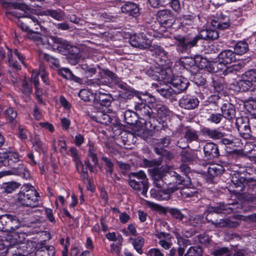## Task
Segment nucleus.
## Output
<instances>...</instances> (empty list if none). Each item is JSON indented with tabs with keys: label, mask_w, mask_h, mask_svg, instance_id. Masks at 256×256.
<instances>
[{
	"label": "nucleus",
	"mask_w": 256,
	"mask_h": 256,
	"mask_svg": "<svg viewBox=\"0 0 256 256\" xmlns=\"http://www.w3.org/2000/svg\"><path fill=\"white\" fill-rule=\"evenodd\" d=\"M150 175L153 184L157 188L162 189L164 185L167 186V188L163 191L164 194L174 192L179 189L178 185L190 186L192 184L190 177H183L174 171H166L162 168L152 170Z\"/></svg>",
	"instance_id": "1"
},
{
	"label": "nucleus",
	"mask_w": 256,
	"mask_h": 256,
	"mask_svg": "<svg viewBox=\"0 0 256 256\" xmlns=\"http://www.w3.org/2000/svg\"><path fill=\"white\" fill-rule=\"evenodd\" d=\"M49 38L53 43L58 44L57 49L62 54L68 56L70 63L75 65L78 62L80 50L78 47L72 46L68 41L56 36H50Z\"/></svg>",
	"instance_id": "2"
},
{
	"label": "nucleus",
	"mask_w": 256,
	"mask_h": 256,
	"mask_svg": "<svg viewBox=\"0 0 256 256\" xmlns=\"http://www.w3.org/2000/svg\"><path fill=\"white\" fill-rule=\"evenodd\" d=\"M134 110L138 116L144 120L146 128L150 130H154L156 127L158 120L155 118L154 114L152 108L142 101L140 98L134 105Z\"/></svg>",
	"instance_id": "3"
},
{
	"label": "nucleus",
	"mask_w": 256,
	"mask_h": 256,
	"mask_svg": "<svg viewBox=\"0 0 256 256\" xmlns=\"http://www.w3.org/2000/svg\"><path fill=\"white\" fill-rule=\"evenodd\" d=\"M176 40V45L182 52H186L192 48L196 46L200 40H208V30H202L200 34L195 36L189 35L185 36H177L174 37Z\"/></svg>",
	"instance_id": "4"
},
{
	"label": "nucleus",
	"mask_w": 256,
	"mask_h": 256,
	"mask_svg": "<svg viewBox=\"0 0 256 256\" xmlns=\"http://www.w3.org/2000/svg\"><path fill=\"white\" fill-rule=\"evenodd\" d=\"M39 198L38 193L33 188L25 187L19 192L16 200L22 205L34 208L39 206Z\"/></svg>",
	"instance_id": "5"
},
{
	"label": "nucleus",
	"mask_w": 256,
	"mask_h": 256,
	"mask_svg": "<svg viewBox=\"0 0 256 256\" xmlns=\"http://www.w3.org/2000/svg\"><path fill=\"white\" fill-rule=\"evenodd\" d=\"M21 225L18 218L10 214L0 216V231L12 232L18 229Z\"/></svg>",
	"instance_id": "6"
},
{
	"label": "nucleus",
	"mask_w": 256,
	"mask_h": 256,
	"mask_svg": "<svg viewBox=\"0 0 256 256\" xmlns=\"http://www.w3.org/2000/svg\"><path fill=\"white\" fill-rule=\"evenodd\" d=\"M206 62V59L200 56H196L194 58H184L181 61L184 67L190 73H195L199 70L203 68Z\"/></svg>",
	"instance_id": "7"
},
{
	"label": "nucleus",
	"mask_w": 256,
	"mask_h": 256,
	"mask_svg": "<svg viewBox=\"0 0 256 256\" xmlns=\"http://www.w3.org/2000/svg\"><path fill=\"white\" fill-rule=\"evenodd\" d=\"M157 20L161 26L165 28L172 27L175 22V18L172 12L169 10H159L156 14Z\"/></svg>",
	"instance_id": "8"
},
{
	"label": "nucleus",
	"mask_w": 256,
	"mask_h": 256,
	"mask_svg": "<svg viewBox=\"0 0 256 256\" xmlns=\"http://www.w3.org/2000/svg\"><path fill=\"white\" fill-rule=\"evenodd\" d=\"M206 220L208 222H210L214 225L216 228H236L240 224L238 222L232 220L229 218H223L220 220L218 219L212 220V214H208Z\"/></svg>",
	"instance_id": "9"
},
{
	"label": "nucleus",
	"mask_w": 256,
	"mask_h": 256,
	"mask_svg": "<svg viewBox=\"0 0 256 256\" xmlns=\"http://www.w3.org/2000/svg\"><path fill=\"white\" fill-rule=\"evenodd\" d=\"M232 182L234 185L237 191H242L246 185H248L256 182V178L254 177L250 178L242 176L238 173L234 174L232 178Z\"/></svg>",
	"instance_id": "10"
},
{
	"label": "nucleus",
	"mask_w": 256,
	"mask_h": 256,
	"mask_svg": "<svg viewBox=\"0 0 256 256\" xmlns=\"http://www.w3.org/2000/svg\"><path fill=\"white\" fill-rule=\"evenodd\" d=\"M113 100V98L110 94L98 91L94 94V103L96 106L98 107L100 106L108 107Z\"/></svg>",
	"instance_id": "11"
},
{
	"label": "nucleus",
	"mask_w": 256,
	"mask_h": 256,
	"mask_svg": "<svg viewBox=\"0 0 256 256\" xmlns=\"http://www.w3.org/2000/svg\"><path fill=\"white\" fill-rule=\"evenodd\" d=\"M236 127L239 133L244 138H247L250 136V129L249 120L247 117H240L236 120Z\"/></svg>",
	"instance_id": "12"
},
{
	"label": "nucleus",
	"mask_w": 256,
	"mask_h": 256,
	"mask_svg": "<svg viewBox=\"0 0 256 256\" xmlns=\"http://www.w3.org/2000/svg\"><path fill=\"white\" fill-rule=\"evenodd\" d=\"M129 42L132 46L140 49H150L152 46L151 40L142 35L132 36Z\"/></svg>",
	"instance_id": "13"
},
{
	"label": "nucleus",
	"mask_w": 256,
	"mask_h": 256,
	"mask_svg": "<svg viewBox=\"0 0 256 256\" xmlns=\"http://www.w3.org/2000/svg\"><path fill=\"white\" fill-rule=\"evenodd\" d=\"M204 158L208 160H212L220 156L217 144L214 142H207L203 148Z\"/></svg>",
	"instance_id": "14"
},
{
	"label": "nucleus",
	"mask_w": 256,
	"mask_h": 256,
	"mask_svg": "<svg viewBox=\"0 0 256 256\" xmlns=\"http://www.w3.org/2000/svg\"><path fill=\"white\" fill-rule=\"evenodd\" d=\"M170 84L176 92L179 94L187 89L189 85V82L184 78L177 76L171 80Z\"/></svg>",
	"instance_id": "15"
},
{
	"label": "nucleus",
	"mask_w": 256,
	"mask_h": 256,
	"mask_svg": "<svg viewBox=\"0 0 256 256\" xmlns=\"http://www.w3.org/2000/svg\"><path fill=\"white\" fill-rule=\"evenodd\" d=\"M238 202H234L232 204H224L223 202H219L216 204L214 206H209L207 208V210L208 212V214H212V218H215L216 216L214 214H220L222 212L223 210H227L228 209H230L231 210H233L234 208L230 207L229 206L230 205H234L235 204H237Z\"/></svg>",
	"instance_id": "16"
},
{
	"label": "nucleus",
	"mask_w": 256,
	"mask_h": 256,
	"mask_svg": "<svg viewBox=\"0 0 256 256\" xmlns=\"http://www.w3.org/2000/svg\"><path fill=\"white\" fill-rule=\"evenodd\" d=\"M199 104V100L196 98H191L184 96L179 100L180 107L188 110H192L196 108Z\"/></svg>",
	"instance_id": "17"
},
{
	"label": "nucleus",
	"mask_w": 256,
	"mask_h": 256,
	"mask_svg": "<svg viewBox=\"0 0 256 256\" xmlns=\"http://www.w3.org/2000/svg\"><path fill=\"white\" fill-rule=\"evenodd\" d=\"M219 62L224 64H230L236 60L234 52L230 50H226L221 52L218 55Z\"/></svg>",
	"instance_id": "18"
},
{
	"label": "nucleus",
	"mask_w": 256,
	"mask_h": 256,
	"mask_svg": "<svg viewBox=\"0 0 256 256\" xmlns=\"http://www.w3.org/2000/svg\"><path fill=\"white\" fill-rule=\"evenodd\" d=\"M100 82L106 85L112 83L118 78L116 74L108 69H102L100 72Z\"/></svg>",
	"instance_id": "19"
},
{
	"label": "nucleus",
	"mask_w": 256,
	"mask_h": 256,
	"mask_svg": "<svg viewBox=\"0 0 256 256\" xmlns=\"http://www.w3.org/2000/svg\"><path fill=\"white\" fill-rule=\"evenodd\" d=\"M90 116L94 120L103 124L108 125L112 122L110 116L102 111L93 112Z\"/></svg>",
	"instance_id": "20"
},
{
	"label": "nucleus",
	"mask_w": 256,
	"mask_h": 256,
	"mask_svg": "<svg viewBox=\"0 0 256 256\" xmlns=\"http://www.w3.org/2000/svg\"><path fill=\"white\" fill-rule=\"evenodd\" d=\"M130 175L136 178L138 180H142V184H143V189L142 191V194L144 196L146 197L149 184L146 174L140 170L138 172H132Z\"/></svg>",
	"instance_id": "21"
},
{
	"label": "nucleus",
	"mask_w": 256,
	"mask_h": 256,
	"mask_svg": "<svg viewBox=\"0 0 256 256\" xmlns=\"http://www.w3.org/2000/svg\"><path fill=\"white\" fill-rule=\"evenodd\" d=\"M157 91L164 97L170 99L171 101L176 100V96L178 94L174 88L170 86H166L164 88H158Z\"/></svg>",
	"instance_id": "22"
},
{
	"label": "nucleus",
	"mask_w": 256,
	"mask_h": 256,
	"mask_svg": "<svg viewBox=\"0 0 256 256\" xmlns=\"http://www.w3.org/2000/svg\"><path fill=\"white\" fill-rule=\"evenodd\" d=\"M122 13L126 14L134 17L136 16L139 12V8L138 6L133 2H127L121 8Z\"/></svg>",
	"instance_id": "23"
},
{
	"label": "nucleus",
	"mask_w": 256,
	"mask_h": 256,
	"mask_svg": "<svg viewBox=\"0 0 256 256\" xmlns=\"http://www.w3.org/2000/svg\"><path fill=\"white\" fill-rule=\"evenodd\" d=\"M184 138L186 140L187 143H191L194 141H198L199 136L196 130L186 127L184 132Z\"/></svg>",
	"instance_id": "24"
},
{
	"label": "nucleus",
	"mask_w": 256,
	"mask_h": 256,
	"mask_svg": "<svg viewBox=\"0 0 256 256\" xmlns=\"http://www.w3.org/2000/svg\"><path fill=\"white\" fill-rule=\"evenodd\" d=\"M134 138V136L127 131H122L120 134V137L118 138L119 142L126 148L130 146L132 140Z\"/></svg>",
	"instance_id": "25"
},
{
	"label": "nucleus",
	"mask_w": 256,
	"mask_h": 256,
	"mask_svg": "<svg viewBox=\"0 0 256 256\" xmlns=\"http://www.w3.org/2000/svg\"><path fill=\"white\" fill-rule=\"evenodd\" d=\"M120 97L124 100H128L134 99L135 103L138 102L140 98V94L136 92H134L131 90H126L125 91L121 92Z\"/></svg>",
	"instance_id": "26"
},
{
	"label": "nucleus",
	"mask_w": 256,
	"mask_h": 256,
	"mask_svg": "<svg viewBox=\"0 0 256 256\" xmlns=\"http://www.w3.org/2000/svg\"><path fill=\"white\" fill-rule=\"evenodd\" d=\"M58 74L64 78L74 80L79 84H81L82 82V80L80 78L75 76L68 68H62L60 69L58 72Z\"/></svg>",
	"instance_id": "27"
},
{
	"label": "nucleus",
	"mask_w": 256,
	"mask_h": 256,
	"mask_svg": "<svg viewBox=\"0 0 256 256\" xmlns=\"http://www.w3.org/2000/svg\"><path fill=\"white\" fill-rule=\"evenodd\" d=\"M202 132L204 134L214 140L220 139L224 136V133L216 129H210L208 128H204L202 129Z\"/></svg>",
	"instance_id": "28"
},
{
	"label": "nucleus",
	"mask_w": 256,
	"mask_h": 256,
	"mask_svg": "<svg viewBox=\"0 0 256 256\" xmlns=\"http://www.w3.org/2000/svg\"><path fill=\"white\" fill-rule=\"evenodd\" d=\"M204 216L202 215H193L190 216L188 219L184 222L187 226L196 227L202 224Z\"/></svg>",
	"instance_id": "29"
},
{
	"label": "nucleus",
	"mask_w": 256,
	"mask_h": 256,
	"mask_svg": "<svg viewBox=\"0 0 256 256\" xmlns=\"http://www.w3.org/2000/svg\"><path fill=\"white\" fill-rule=\"evenodd\" d=\"M222 117L230 120L235 117V110L230 105L224 104L221 107Z\"/></svg>",
	"instance_id": "30"
},
{
	"label": "nucleus",
	"mask_w": 256,
	"mask_h": 256,
	"mask_svg": "<svg viewBox=\"0 0 256 256\" xmlns=\"http://www.w3.org/2000/svg\"><path fill=\"white\" fill-rule=\"evenodd\" d=\"M224 171V166L220 164H211L208 169V172L212 177L218 176Z\"/></svg>",
	"instance_id": "31"
},
{
	"label": "nucleus",
	"mask_w": 256,
	"mask_h": 256,
	"mask_svg": "<svg viewBox=\"0 0 256 256\" xmlns=\"http://www.w3.org/2000/svg\"><path fill=\"white\" fill-rule=\"evenodd\" d=\"M124 120L129 125H134L138 121V114L132 110H126L124 113Z\"/></svg>",
	"instance_id": "32"
},
{
	"label": "nucleus",
	"mask_w": 256,
	"mask_h": 256,
	"mask_svg": "<svg viewBox=\"0 0 256 256\" xmlns=\"http://www.w3.org/2000/svg\"><path fill=\"white\" fill-rule=\"evenodd\" d=\"M27 23L30 27V32L40 34L41 26L36 18L34 16L29 18V20L27 22Z\"/></svg>",
	"instance_id": "33"
},
{
	"label": "nucleus",
	"mask_w": 256,
	"mask_h": 256,
	"mask_svg": "<svg viewBox=\"0 0 256 256\" xmlns=\"http://www.w3.org/2000/svg\"><path fill=\"white\" fill-rule=\"evenodd\" d=\"M248 50V44L246 41L238 42L234 47V52L236 54L242 55Z\"/></svg>",
	"instance_id": "34"
},
{
	"label": "nucleus",
	"mask_w": 256,
	"mask_h": 256,
	"mask_svg": "<svg viewBox=\"0 0 256 256\" xmlns=\"http://www.w3.org/2000/svg\"><path fill=\"white\" fill-rule=\"evenodd\" d=\"M190 78L198 86H203L206 82V78L200 72V70L195 73H190Z\"/></svg>",
	"instance_id": "35"
},
{
	"label": "nucleus",
	"mask_w": 256,
	"mask_h": 256,
	"mask_svg": "<svg viewBox=\"0 0 256 256\" xmlns=\"http://www.w3.org/2000/svg\"><path fill=\"white\" fill-rule=\"evenodd\" d=\"M43 13L44 15L50 16L58 20H62L64 16V12L60 9L58 10L48 9L44 11Z\"/></svg>",
	"instance_id": "36"
},
{
	"label": "nucleus",
	"mask_w": 256,
	"mask_h": 256,
	"mask_svg": "<svg viewBox=\"0 0 256 256\" xmlns=\"http://www.w3.org/2000/svg\"><path fill=\"white\" fill-rule=\"evenodd\" d=\"M2 158L5 159L4 162L8 160V165L12 166L13 163L18 161V156L16 152H8L3 154Z\"/></svg>",
	"instance_id": "37"
},
{
	"label": "nucleus",
	"mask_w": 256,
	"mask_h": 256,
	"mask_svg": "<svg viewBox=\"0 0 256 256\" xmlns=\"http://www.w3.org/2000/svg\"><path fill=\"white\" fill-rule=\"evenodd\" d=\"M203 254V250L201 246H190L184 256H202Z\"/></svg>",
	"instance_id": "38"
},
{
	"label": "nucleus",
	"mask_w": 256,
	"mask_h": 256,
	"mask_svg": "<svg viewBox=\"0 0 256 256\" xmlns=\"http://www.w3.org/2000/svg\"><path fill=\"white\" fill-rule=\"evenodd\" d=\"M20 186V184L14 182H8L4 184L2 189L6 193H11L15 190L18 188Z\"/></svg>",
	"instance_id": "39"
},
{
	"label": "nucleus",
	"mask_w": 256,
	"mask_h": 256,
	"mask_svg": "<svg viewBox=\"0 0 256 256\" xmlns=\"http://www.w3.org/2000/svg\"><path fill=\"white\" fill-rule=\"evenodd\" d=\"M196 16L190 14H186L180 18V24L182 26H192L194 23V20Z\"/></svg>",
	"instance_id": "40"
},
{
	"label": "nucleus",
	"mask_w": 256,
	"mask_h": 256,
	"mask_svg": "<svg viewBox=\"0 0 256 256\" xmlns=\"http://www.w3.org/2000/svg\"><path fill=\"white\" fill-rule=\"evenodd\" d=\"M78 96L85 102H90L92 100H94V94L86 90L83 89L80 90Z\"/></svg>",
	"instance_id": "41"
},
{
	"label": "nucleus",
	"mask_w": 256,
	"mask_h": 256,
	"mask_svg": "<svg viewBox=\"0 0 256 256\" xmlns=\"http://www.w3.org/2000/svg\"><path fill=\"white\" fill-rule=\"evenodd\" d=\"M242 66L241 64H234L230 66H228L223 72L224 76L228 75L231 74H236L238 72H240L242 68Z\"/></svg>",
	"instance_id": "42"
},
{
	"label": "nucleus",
	"mask_w": 256,
	"mask_h": 256,
	"mask_svg": "<svg viewBox=\"0 0 256 256\" xmlns=\"http://www.w3.org/2000/svg\"><path fill=\"white\" fill-rule=\"evenodd\" d=\"M154 151L162 158H166L168 160H170L174 158V156L172 153L163 148H158L156 146L154 148Z\"/></svg>",
	"instance_id": "43"
},
{
	"label": "nucleus",
	"mask_w": 256,
	"mask_h": 256,
	"mask_svg": "<svg viewBox=\"0 0 256 256\" xmlns=\"http://www.w3.org/2000/svg\"><path fill=\"white\" fill-rule=\"evenodd\" d=\"M212 26L219 30H224L228 28L230 26L228 21L226 22H222L221 21L218 22L216 20H213L211 22Z\"/></svg>",
	"instance_id": "44"
},
{
	"label": "nucleus",
	"mask_w": 256,
	"mask_h": 256,
	"mask_svg": "<svg viewBox=\"0 0 256 256\" xmlns=\"http://www.w3.org/2000/svg\"><path fill=\"white\" fill-rule=\"evenodd\" d=\"M130 240H133V246L138 252L140 254H142V248L144 244V239L142 237H138L135 239L130 238Z\"/></svg>",
	"instance_id": "45"
},
{
	"label": "nucleus",
	"mask_w": 256,
	"mask_h": 256,
	"mask_svg": "<svg viewBox=\"0 0 256 256\" xmlns=\"http://www.w3.org/2000/svg\"><path fill=\"white\" fill-rule=\"evenodd\" d=\"M244 78V76L242 74V79L238 82L240 88L242 91L247 90L253 85L252 82Z\"/></svg>",
	"instance_id": "46"
},
{
	"label": "nucleus",
	"mask_w": 256,
	"mask_h": 256,
	"mask_svg": "<svg viewBox=\"0 0 256 256\" xmlns=\"http://www.w3.org/2000/svg\"><path fill=\"white\" fill-rule=\"evenodd\" d=\"M130 186L136 191L139 192L143 189V184L142 180H136L134 179L130 180L128 182Z\"/></svg>",
	"instance_id": "47"
},
{
	"label": "nucleus",
	"mask_w": 256,
	"mask_h": 256,
	"mask_svg": "<svg viewBox=\"0 0 256 256\" xmlns=\"http://www.w3.org/2000/svg\"><path fill=\"white\" fill-rule=\"evenodd\" d=\"M181 160L183 162H191L195 160L193 152L188 151H184L181 152Z\"/></svg>",
	"instance_id": "48"
},
{
	"label": "nucleus",
	"mask_w": 256,
	"mask_h": 256,
	"mask_svg": "<svg viewBox=\"0 0 256 256\" xmlns=\"http://www.w3.org/2000/svg\"><path fill=\"white\" fill-rule=\"evenodd\" d=\"M182 196L184 198H190L194 196L197 194L196 191H192V189L188 186L183 188L180 192Z\"/></svg>",
	"instance_id": "49"
},
{
	"label": "nucleus",
	"mask_w": 256,
	"mask_h": 256,
	"mask_svg": "<svg viewBox=\"0 0 256 256\" xmlns=\"http://www.w3.org/2000/svg\"><path fill=\"white\" fill-rule=\"evenodd\" d=\"M244 78L248 80L252 84L256 82V69H251L242 74Z\"/></svg>",
	"instance_id": "50"
},
{
	"label": "nucleus",
	"mask_w": 256,
	"mask_h": 256,
	"mask_svg": "<svg viewBox=\"0 0 256 256\" xmlns=\"http://www.w3.org/2000/svg\"><path fill=\"white\" fill-rule=\"evenodd\" d=\"M8 61L10 65L16 69H20V66L18 64V62L16 60V57L14 56L12 52L10 50H8Z\"/></svg>",
	"instance_id": "51"
},
{
	"label": "nucleus",
	"mask_w": 256,
	"mask_h": 256,
	"mask_svg": "<svg viewBox=\"0 0 256 256\" xmlns=\"http://www.w3.org/2000/svg\"><path fill=\"white\" fill-rule=\"evenodd\" d=\"M43 58L46 61L52 64L56 68H58L60 66L59 60L58 58L46 54H44Z\"/></svg>",
	"instance_id": "52"
},
{
	"label": "nucleus",
	"mask_w": 256,
	"mask_h": 256,
	"mask_svg": "<svg viewBox=\"0 0 256 256\" xmlns=\"http://www.w3.org/2000/svg\"><path fill=\"white\" fill-rule=\"evenodd\" d=\"M156 110L157 112L158 116L161 118L166 117L169 112L168 110L165 106L162 105L156 106Z\"/></svg>",
	"instance_id": "53"
},
{
	"label": "nucleus",
	"mask_w": 256,
	"mask_h": 256,
	"mask_svg": "<svg viewBox=\"0 0 256 256\" xmlns=\"http://www.w3.org/2000/svg\"><path fill=\"white\" fill-rule=\"evenodd\" d=\"M149 50L150 52H154L156 56H166V52L160 46L157 45H152Z\"/></svg>",
	"instance_id": "54"
},
{
	"label": "nucleus",
	"mask_w": 256,
	"mask_h": 256,
	"mask_svg": "<svg viewBox=\"0 0 256 256\" xmlns=\"http://www.w3.org/2000/svg\"><path fill=\"white\" fill-rule=\"evenodd\" d=\"M102 160L104 161V164L106 166V172L108 174L112 175L114 171V165L111 160L106 157L103 156L102 158Z\"/></svg>",
	"instance_id": "55"
},
{
	"label": "nucleus",
	"mask_w": 256,
	"mask_h": 256,
	"mask_svg": "<svg viewBox=\"0 0 256 256\" xmlns=\"http://www.w3.org/2000/svg\"><path fill=\"white\" fill-rule=\"evenodd\" d=\"M7 120L10 122H13L17 116L16 112L12 108H8L6 110Z\"/></svg>",
	"instance_id": "56"
},
{
	"label": "nucleus",
	"mask_w": 256,
	"mask_h": 256,
	"mask_svg": "<svg viewBox=\"0 0 256 256\" xmlns=\"http://www.w3.org/2000/svg\"><path fill=\"white\" fill-rule=\"evenodd\" d=\"M169 213L175 218L180 220H182L184 215L180 210L178 208H172L169 210Z\"/></svg>",
	"instance_id": "57"
},
{
	"label": "nucleus",
	"mask_w": 256,
	"mask_h": 256,
	"mask_svg": "<svg viewBox=\"0 0 256 256\" xmlns=\"http://www.w3.org/2000/svg\"><path fill=\"white\" fill-rule=\"evenodd\" d=\"M170 143V140L169 138L166 137L162 139L158 140L155 139L153 140L154 145H158V146L166 147Z\"/></svg>",
	"instance_id": "58"
},
{
	"label": "nucleus",
	"mask_w": 256,
	"mask_h": 256,
	"mask_svg": "<svg viewBox=\"0 0 256 256\" xmlns=\"http://www.w3.org/2000/svg\"><path fill=\"white\" fill-rule=\"evenodd\" d=\"M212 254L216 256H230V254L228 248H222L215 250Z\"/></svg>",
	"instance_id": "59"
},
{
	"label": "nucleus",
	"mask_w": 256,
	"mask_h": 256,
	"mask_svg": "<svg viewBox=\"0 0 256 256\" xmlns=\"http://www.w3.org/2000/svg\"><path fill=\"white\" fill-rule=\"evenodd\" d=\"M29 20L28 17H22V20H19L18 26L24 30H25L28 32H30V27L27 22Z\"/></svg>",
	"instance_id": "60"
},
{
	"label": "nucleus",
	"mask_w": 256,
	"mask_h": 256,
	"mask_svg": "<svg viewBox=\"0 0 256 256\" xmlns=\"http://www.w3.org/2000/svg\"><path fill=\"white\" fill-rule=\"evenodd\" d=\"M222 118V114H212L210 116L209 118H208V120L211 122L218 124L220 122Z\"/></svg>",
	"instance_id": "61"
},
{
	"label": "nucleus",
	"mask_w": 256,
	"mask_h": 256,
	"mask_svg": "<svg viewBox=\"0 0 256 256\" xmlns=\"http://www.w3.org/2000/svg\"><path fill=\"white\" fill-rule=\"evenodd\" d=\"M168 1V0H148L150 5L154 8L165 6Z\"/></svg>",
	"instance_id": "62"
},
{
	"label": "nucleus",
	"mask_w": 256,
	"mask_h": 256,
	"mask_svg": "<svg viewBox=\"0 0 256 256\" xmlns=\"http://www.w3.org/2000/svg\"><path fill=\"white\" fill-rule=\"evenodd\" d=\"M143 162L144 164L148 167H152L160 165L162 160L160 159L158 160H150L147 159H144L143 160Z\"/></svg>",
	"instance_id": "63"
},
{
	"label": "nucleus",
	"mask_w": 256,
	"mask_h": 256,
	"mask_svg": "<svg viewBox=\"0 0 256 256\" xmlns=\"http://www.w3.org/2000/svg\"><path fill=\"white\" fill-rule=\"evenodd\" d=\"M207 69L208 71L210 72H216L218 71V63L217 62H212L208 64L206 62L204 64V66Z\"/></svg>",
	"instance_id": "64"
}]
</instances>
